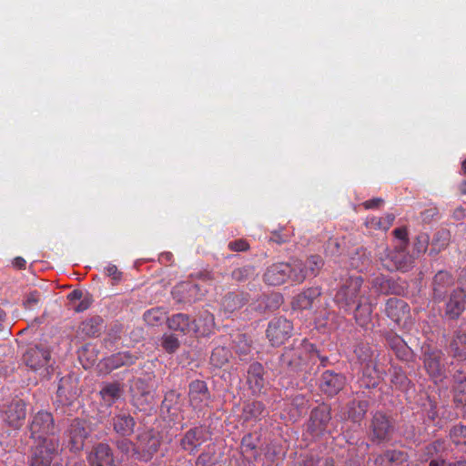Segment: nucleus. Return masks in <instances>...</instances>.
<instances>
[{"mask_svg": "<svg viewBox=\"0 0 466 466\" xmlns=\"http://www.w3.org/2000/svg\"><path fill=\"white\" fill-rule=\"evenodd\" d=\"M318 356V350L307 339L294 340L291 346L284 349L279 357L281 372L294 376L306 370L308 364Z\"/></svg>", "mask_w": 466, "mask_h": 466, "instance_id": "nucleus-1", "label": "nucleus"}, {"mask_svg": "<svg viewBox=\"0 0 466 466\" xmlns=\"http://www.w3.org/2000/svg\"><path fill=\"white\" fill-rule=\"evenodd\" d=\"M363 279L360 276H350L339 287L334 302L339 309L350 313L355 304L365 299L367 292L362 290Z\"/></svg>", "mask_w": 466, "mask_h": 466, "instance_id": "nucleus-2", "label": "nucleus"}, {"mask_svg": "<svg viewBox=\"0 0 466 466\" xmlns=\"http://www.w3.org/2000/svg\"><path fill=\"white\" fill-rule=\"evenodd\" d=\"M199 279L200 283L184 281L176 285L172 290L174 299L181 303H194L202 299L208 292L212 277L208 272L201 273Z\"/></svg>", "mask_w": 466, "mask_h": 466, "instance_id": "nucleus-3", "label": "nucleus"}, {"mask_svg": "<svg viewBox=\"0 0 466 466\" xmlns=\"http://www.w3.org/2000/svg\"><path fill=\"white\" fill-rule=\"evenodd\" d=\"M368 436L375 444L390 442L395 433V424L389 415L382 411H376L369 423Z\"/></svg>", "mask_w": 466, "mask_h": 466, "instance_id": "nucleus-4", "label": "nucleus"}, {"mask_svg": "<svg viewBox=\"0 0 466 466\" xmlns=\"http://www.w3.org/2000/svg\"><path fill=\"white\" fill-rule=\"evenodd\" d=\"M28 429L30 438L35 441H43V440H49L50 438H58V436H55L58 430L53 414L44 410L31 416Z\"/></svg>", "mask_w": 466, "mask_h": 466, "instance_id": "nucleus-5", "label": "nucleus"}, {"mask_svg": "<svg viewBox=\"0 0 466 466\" xmlns=\"http://www.w3.org/2000/svg\"><path fill=\"white\" fill-rule=\"evenodd\" d=\"M61 451L59 438L43 440L32 447L28 464L29 466H51Z\"/></svg>", "mask_w": 466, "mask_h": 466, "instance_id": "nucleus-6", "label": "nucleus"}, {"mask_svg": "<svg viewBox=\"0 0 466 466\" xmlns=\"http://www.w3.org/2000/svg\"><path fill=\"white\" fill-rule=\"evenodd\" d=\"M421 360L430 377L441 380L445 376L447 361L445 354L441 349L424 344L421 347Z\"/></svg>", "mask_w": 466, "mask_h": 466, "instance_id": "nucleus-7", "label": "nucleus"}, {"mask_svg": "<svg viewBox=\"0 0 466 466\" xmlns=\"http://www.w3.org/2000/svg\"><path fill=\"white\" fill-rule=\"evenodd\" d=\"M293 330L291 320L283 316L275 317L268 324L266 337L271 346L279 347L292 336Z\"/></svg>", "mask_w": 466, "mask_h": 466, "instance_id": "nucleus-8", "label": "nucleus"}, {"mask_svg": "<svg viewBox=\"0 0 466 466\" xmlns=\"http://www.w3.org/2000/svg\"><path fill=\"white\" fill-rule=\"evenodd\" d=\"M449 447L450 445L445 440H435L418 451V461L429 462V466H443Z\"/></svg>", "mask_w": 466, "mask_h": 466, "instance_id": "nucleus-9", "label": "nucleus"}, {"mask_svg": "<svg viewBox=\"0 0 466 466\" xmlns=\"http://www.w3.org/2000/svg\"><path fill=\"white\" fill-rule=\"evenodd\" d=\"M331 420V409L327 404H322L313 409L309 415L308 431L314 438L322 437L331 433L329 429Z\"/></svg>", "mask_w": 466, "mask_h": 466, "instance_id": "nucleus-10", "label": "nucleus"}, {"mask_svg": "<svg viewBox=\"0 0 466 466\" xmlns=\"http://www.w3.org/2000/svg\"><path fill=\"white\" fill-rule=\"evenodd\" d=\"M161 444L158 434L153 431H146L137 436V443L134 448V455L142 461H149L157 452Z\"/></svg>", "mask_w": 466, "mask_h": 466, "instance_id": "nucleus-11", "label": "nucleus"}, {"mask_svg": "<svg viewBox=\"0 0 466 466\" xmlns=\"http://www.w3.org/2000/svg\"><path fill=\"white\" fill-rule=\"evenodd\" d=\"M50 360V351L46 348L38 346L30 347L23 356L25 365L44 377L49 375V369L51 368L49 364Z\"/></svg>", "mask_w": 466, "mask_h": 466, "instance_id": "nucleus-12", "label": "nucleus"}, {"mask_svg": "<svg viewBox=\"0 0 466 466\" xmlns=\"http://www.w3.org/2000/svg\"><path fill=\"white\" fill-rule=\"evenodd\" d=\"M90 432V426L86 420L80 419L73 420L65 432L68 449L73 452L82 451L85 441Z\"/></svg>", "mask_w": 466, "mask_h": 466, "instance_id": "nucleus-13", "label": "nucleus"}, {"mask_svg": "<svg viewBox=\"0 0 466 466\" xmlns=\"http://www.w3.org/2000/svg\"><path fill=\"white\" fill-rule=\"evenodd\" d=\"M296 273L294 261L289 263L278 262L273 263L266 269L264 273V280L271 286H279L287 281L295 283L293 275Z\"/></svg>", "mask_w": 466, "mask_h": 466, "instance_id": "nucleus-14", "label": "nucleus"}, {"mask_svg": "<svg viewBox=\"0 0 466 466\" xmlns=\"http://www.w3.org/2000/svg\"><path fill=\"white\" fill-rule=\"evenodd\" d=\"M407 248L395 247L381 258L383 267L389 271L400 270L406 272L413 267L414 255L407 252Z\"/></svg>", "mask_w": 466, "mask_h": 466, "instance_id": "nucleus-15", "label": "nucleus"}, {"mask_svg": "<svg viewBox=\"0 0 466 466\" xmlns=\"http://www.w3.org/2000/svg\"><path fill=\"white\" fill-rule=\"evenodd\" d=\"M4 421L15 430L20 429L26 417V404L21 399H14L1 409Z\"/></svg>", "mask_w": 466, "mask_h": 466, "instance_id": "nucleus-16", "label": "nucleus"}, {"mask_svg": "<svg viewBox=\"0 0 466 466\" xmlns=\"http://www.w3.org/2000/svg\"><path fill=\"white\" fill-rule=\"evenodd\" d=\"M296 273L293 275L295 284L302 283L306 279L316 277L324 265V261L319 255H311L304 262L299 259H294Z\"/></svg>", "mask_w": 466, "mask_h": 466, "instance_id": "nucleus-17", "label": "nucleus"}, {"mask_svg": "<svg viewBox=\"0 0 466 466\" xmlns=\"http://www.w3.org/2000/svg\"><path fill=\"white\" fill-rule=\"evenodd\" d=\"M210 392L204 380H196L189 383L188 400L195 410H203L210 401Z\"/></svg>", "mask_w": 466, "mask_h": 466, "instance_id": "nucleus-18", "label": "nucleus"}, {"mask_svg": "<svg viewBox=\"0 0 466 466\" xmlns=\"http://www.w3.org/2000/svg\"><path fill=\"white\" fill-rule=\"evenodd\" d=\"M345 377L331 370L324 371L319 381L320 390L328 396L337 395L345 385Z\"/></svg>", "mask_w": 466, "mask_h": 466, "instance_id": "nucleus-19", "label": "nucleus"}, {"mask_svg": "<svg viewBox=\"0 0 466 466\" xmlns=\"http://www.w3.org/2000/svg\"><path fill=\"white\" fill-rule=\"evenodd\" d=\"M466 294L463 289H453L445 305V316L450 319H457L465 310Z\"/></svg>", "mask_w": 466, "mask_h": 466, "instance_id": "nucleus-20", "label": "nucleus"}, {"mask_svg": "<svg viewBox=\"0 0 466 466\" xmlns=\"http://www.w3.org/2000/svg\"><path fill=\"white\" fill-rule=\"evenodd\" d=\"M206 435L207 431L201 426L188 430L180 441L181 448L190 454H195L207 441Z\"/></svg>", "mask_w": 466, "mask_h": 466, "instance_id": "nucleus-21", "label": "nucleus"}, {"mask_svg": "<svg viewBox=\"0 0 466 466\" xmlns=\"http://www.w3.org/2000/svg\"><path fill=\"white\" fill-rule=\"evenodd\" d=\"M452 275L445 270L438 271L432 280V294L436 301H442L448 290L453 286Z\"/></svg>", "mask_w": 466, "mask_h": 466, "instance_id": "nucleus-22", "label": "nucleus"}, {"mask_svg": "<svg viewBox=\"0 0 466 466\" xmlns=\"http://www.w3.org/2000/svg\"><path fill=\"white\" fill-rule=\"evenodd\" d=\"M90 466H116L113 451L106 443H98L88 456Z\"/></svg>", "mask_w": 466, "mask_h": 466, "instance_id": "nucleus-23", "label": "nucleus"}, {"mask_svg": "<svg viewBox=\"0 0 466 466\" xmlns=\"http://www.w3.org/2000/svg\"><path fill=\"white\" fill-rule=\"evenodd\" d=\"M112 425L116 433L123 437H127L133 434L136 420L128 411L119 410L113 416Z\"/></svg>", "mask_w": 466, "mask_h": 466, "instance_id": "nucleus-24", "label": "nucleus"}, {"mask_svg": "<svg viewBox=\"0 0 466 466\" xmlns=\"http://www.w3.org/2000/svg\"><path fill=\"white\" fill-rule=\"evenodd\" d=\"M385 314L396 324L408 317L410 314V307L408 303L398 298H390L385 305Z\"/></svg>", "mask_w": 466, "mask_h": 466, "instance_id": "nucleus-25", "label": "nucleus"}, {"mask_svg": "<svg viewBox=\"0 0 466 466\" xmlns=\"http://www.w3.org/2000/svg\"><path fill=\"white\" fill-rule=\"evenodd\" d=\"M268 414L263 402L259 400L246 401L242 408L241 419L243 421H258Z\"/></svg>", "mask_w": 466, "mask_h": 466, "instance_id": "nucleus-26", "label": "nucleus"}, {"mask_svg": "<svg viewBox=\"0 0 466 466\" xmlns=\"http://www.w3.org/2000/svg\"><path fill=\"white\" fill-rule=\"evenodd\" d=\"M449 354L458 361L466 360V333L456 331L447 346Z\"/></svg>", "mask_w": 466, "mask_h": 466, "instance_id": "nucleus-27", "label": "nucleus"}, {"mask_svg": "<svg viewBox=\"0 0 466 466\" xmlns=\"http://www.w3.org/2000/svg\"><path fill=\"white\" fill-rule=\"evenodd\" d=\"M247 380L254 394L259 393L264 388V368L259 362H253L249 365Z\"/></svg>", "mask_w": 466, "mask_h": 466, "instance_id": "nucleus-28", "label": "nucleus"}, {"mask_svg": "<svg viewBox=\"0 0 466 466\" xmlns=\"http://www.w3.org/2000/svg\"><path fill=\"white\" fill-rule=\"evenodd\" d=\"M372 312L373 306L370 297L366 296L365 299L355 304L354 319L356 323L360 327H367L371 322Z\"/></svg>", "mask_w": 466, "mask_h": 466, "instance_id": "nucleus-29", "label": "nucleus"}, {"mask_svg": "<svg viewBox=\"0 0 466 466\" xmlns=\"http://www.w3.org/2000/svg\"><path fill=\"white\" fill-rule=\"evenodd\" d=\"M321 295V289L319 287L309 288L300 294H299L293 300L292 305L294 309H310L315 300Z\"/></svg>", "mask_w": 466, "mask_h": 466, "instance_id": "nucleus-30", "label": "nucleus"}, {"mask_svg": "<svg viewBox=\"0 0 466 466\" xmlns=\"http://www.w3.org/2000/svg\"><path fill=\"white\" fill-rule=\"evenodd\" d=\"M104 404L107 407L112 406L123 394V388L119 382H106L102 385L99 391Z\"/></svg>", "mask_w": 466, "mask_h": 466, "instance_id": "nucleus-31", "label": "nucleus"}, {"mask_svg": "<svg viewBox=\"0 0 466 466\" xmlns=\"http://www.w3.org/2000/svg\"><path fill=\"white\" fill-rule=\"evenodd\" d=\"M167 324L170 329L179 331L183 334L194 332V329H196L193 320H190L189 317L183 313L173 315L167 319Z\"/></svg>", "mask_w": 466, "mask_h": 466, "instance_id": "nucleus-32", "label": "nucleus"}, {"mask_svg": "<svg viewBox=\"0 0 466 466\" xmlns=\"http://www.w3.org/2000/svg\"><path fill=\"white\" fill-rule=\"evenodd\" d=\"M102 329V318L99 316H94L81 322L77 332L82 337H98Z\"/></svg>", "mask_w": 466, "mask_h": 466, "instance_id": "nucleus-33", "label": "nucleus"}, {"mask_svg": "<svg viewBox=\"0 0 466 466\" xmlns=\"http://www.w3.org/2000/svg\"><path fill=\"white\" fill-rule=\"evenodd\" d=\"M387 343L395 352L398 359L408 360L410 356V349L401 337L395 333H390L386 337Z\"/></svg>", "mask_w": 466, "mask_h": 466, "instance_id": "nucleus-34", "label": "nucleus"}, {"mask_svg": "<svg viewBox=\"0 0 466 466\" xmlns=\"http://www.w3.org/2000/svg\"><path fill=\"white\" fill-rule=\"evenodd\" d=\"M194 325H196V329H194V333H197L200 336H208L211 333L215 328V319L213 314L208 312V310H204L199 314L198 319L193 320Z\"/></svg>", "mask_w": 466, "mask_h": 466, "instance_id": "nucleus-35", "label": "nucleus"}, {"mask_svg": "<svg viewBox=\"0 0 466 466\" xmlns=\"http://www.w3.org/2000/svg\"><path fill=\"white\" fill-rule=\"evenodd\" d=\"M137 357L128 351L117 352L106 359V366L109 370H116L122 366L132 365L136 362Z\"/></svg>", "mask_w": 466, "mask_h": 466, "instance_id": "nucleus-36", "label": "nucleus"}, {"mask_svg": "<svg viewBox=\"0 0 466 466\" xmlns=\"http://www.w3.org/2000/svg\"><path fill=\"white\" fill-rule=\"evenodd\" d=\"M248 295L245 293H228L222 299V306L228 312H233L248 301Z\"/></svg>", "mask_w": 466, "mask_h": 466, "instance_id": "nucleus-37", "label": "nucleus"}, {"mask_svg": "<svg viewBox=\"0 0 466 466\" xmlns=\"http://www.w3.org/2000/svg\"><path fill=\"white\" fill-rule=\"evenodd\" d=\"M370 263V254L363 248H357L355 252L350 256V266L359 271L367 269Z\"/></svg>", "mask_w": 466, "mask_h": 466, "instance_id": "nucleus-38", "label": "nucleus"}, {"mask_svg": "<svg viewBox=\"0 0 466 466\" xmlns=\"http://www.w3.org/2000/svg\"><path fill=\"white\" fill-rule=\"evenodd\" d=\"M369 408V402L367 400H352L348 404V418L354 422L360 421Z\"/></svg>", "mask_w": 466, "mask_h": 466, "instance_id": "nucleus-39", "label": "nucleus"}, {"mask_svg": "<svg viewBox=\"0 0 466 466\" xmlns=\"http://www.w3.org/2000/svg\"><path fill=\"white\" fill-rule=\"evenodd\" d=\"M380 374L375 362L365 364L362 370V380L367 388H375L380 381Z\"/></svg>", "mask_w": 466, "mask_h": 466, "instance_id": "nucleus-40", "label": "nucleus"}, {"mask_svg": "<svg viewBox=\"0 0 466 466\" xmlns=\"http://www.w3.org/2000/svg\"><path fill=\"white\" fill-rule=\"evenodd\" d=\"M231 356L230 350L226 347H216L210 356V363L215 368H222L227 364Z\"/></svg>", "mask_w": 466, "mask_h": 466, "instance_id": "nucleus-41", "label": "nucleus"}, {"mask_svg": "<svg viewBox=\"0 0 466 466\" xmlns=\"http://www.w3.org/2000/svg\"><path fill=\"white\" fill-rule=\"evenodd\" d=\"M356 358L358 360L365 365L368 363L374 362L373 360V351L369 345V343L366 342H359L354 346L353 350Z\"/></svg>", "mask_w": 466, "mask_h": 466, "instance_id": "nucleus-42", "label": "nucleus"}, {"mask_svg": "<svg viewBox=\"0 0 466 466\" xmlns=\"http://www.w3.org/2000/svg\"><path fill=\"white\" fill-rule=\"evenodd\" d=\"M255 276V268L248 265L235 268L231 272V278L237 282H244L251 279Z\"/></svg>", "mask_w": 466, "mask_h": 466, "instance_id": "nucleus-43", "label": "nucleus"}, {"mask_svg": "<svg viewBox=\"0 0 466 466\" xmlns=\"http://www.w3.org/2000/svg\"><path fill=\"white\" fill-rule=\"evenodd\" d=\"M386 456H388V461L390 466H403L404 463L408 464V454L404 451L398 450H388L386 451Z\"/></svg>", "mask_w": 466, "mask_h": 466, "instance_id": "nucleus-44", "label": "nucleus"}, {"mask_svg": "<svg viewBox=\"0 0 466 466\" xmlns=\"http://www.w3.org/2000/svg\"><path fill=\"white\" fill-rule=\"evenodd\" d=\"M450 438L455 445L466 444V425L458 424L450 430Z\"/></svg>", "mask_w": 466, "mask_h": 466, "instance_id": "nucleus-45", "label": "nucleus"}, {"mask_svg": "<svg viewBox=\"0 0 466 466\" xmlns=\"http://www.w3.org/2000/svg\"><path fill=\"white\" fill-rule=\"evenodd\" d=\"M41 303V295L37 290H33L29 292L24 301L23 306L27 310H35L40 308Z\"/></svg>", "mask_w": 466, "mask_h": 466, "instance_id": "nucleus-46", "label": "nucleus"}, {"mask_svg": "<svg viewBox=\"0 0 466 466\" xmlns=\"http://www.w3.org/2000/svg\"><path fill=\"white\" fill-rule=\"evenodd\" d=\"M372 289H375L376 292L386 294L390 289V279L384 275H379L372 279L371 280Z\"/></svg>", "mask_w": 466, "mask_h": 466, "instance_id": "nucleus-47", "label": "nucleus"}, {"mask_svg": "<svg viewBox=\"0 0 466 466\" xmlns=\"http://www.w3.org/2000/svg\"><path fill=\"white\" fill-rule=\"evenodd\" d=\"M430 242V237L426 233H420L419 234L413 244V249L414 253L419 256L420 254H422L426 252L428 246Z\"/></svg>", "mask_w": 466, "mask_h": 466, "instance_id": "nucleus-48", "label": "nucleus"}, {"mask_svg": "<svg viewBox=\"0 0 466 466\" xmlns=\"http://www.w3.org/2000/svg\"><path fill=\"white\" fill-rule=\"evenodd\" d=\"M390 381L397 388L402 389L408 384L409 380L400 369L394 368Z\"/></svg>", "mask_w": 466, "mask_h": 466, "instance_id": "nucleus-49", "label": "nucleus"}, {"mask_svg": "<svg viewBox=\"0 0 466 466\" xmlns=\"http://www.w3.org/2000/svg\"><path fill=\"white\" fill-rule=\"evenodd\" d=\"M162 347L169 353L175 352L179 347L178 339L172 334L164 335L162 339Z\"/></svg>", "mask_w": 466, "mask_h": 466, "instance_id": "nucleus-50", "label": "nucleus"}, {"mask_svg": "<svg viewBox=\"0 0 466 466\" xmlns=\"http://www.w3.org/2000/svg\"><path fill=\"white\" fill-rule=\"evenodd\" d=\"M393 235L399 239L400 243L395 247L407 248L409 244L408 230L406 228H397L393 230Z\"/></svg>", "mask_w": 466, "mask_h": 466, "instance_id": "nucleus-51", "label": "nucleus"}, {"mask_svg": "<svg viewBox=\"0 0 466 466\" xmlns=\"http://www.w3.org/2000/svg\"><path fill=\"white\" fill-rule=\"evenodd\" d=\"M256 443L253 441L251 433L246 434L241 440V449L244 453H248L256 450Z\"/></svg>", "mask_w": 466, "mask_h": 466, "instance_id": "nucleus-52", "label": "nucleus"}, {"mask_svg": "<svg viewBox=\"0 0 466 466\" xmlns=\"http://www.w3.org/2000/svg\"><path fill=\"white\" fill-rule=\"evenodd\" d=\"M228 248L231 251H247L249 249V244L246 239L239 238L234 241H230L228 245Z\"/></svg>", "mask_w": 466, "mask_h": 466, "instance_id": "nucleus-53", "label": "nucleus"}, {"mask_svg": "<svg viewBox=\"0 0 466 466\" xmlns=\"http://www.w3.org/2000/svg\"><path fill=\"white\" fill-rule=\"evenodd\" d=\"M326 252L331 256L341 255L340 241L338 238H329L326 245Z\"/></svg>", "mask_w": 466, "mask_h": 466, "instance_id": "nucleus-54", "label": "nucleus"}, {"mask_svg": "<svg viewBox=\"0 0 466 466\" xmlns=\"http://www.w3.org/2000/svg\"><path fill=\"white\" fill-rule=\"evenodd\" d=\"M93 302L92 297L86 293L84 297L79 300L78 304L74 306V310L76 312H83L88 309Z\"/></svg>", "mask_w": 466, "mask_h": 466, "instance_id": "nucleus-55", "label": "nucleus"}, {"mask_svg": "<svg viewBox=\"0 0 466 466\" xmlns=\"http://www.w3.org/2000/svg\"><path fill=\"white\" fill-rule=\"evenodd\" d=\"M106 273L115 283H118L122 278V272L118 270L116 265L110 264L106 268Z\"/></svg>", "mask_w": 466, "mask_h": 466, "instance_id": "nucleus-56", "label": "nucleus"}, {"mask_svg": "<svg viewBox=\"0 0 466 466\" xmlns=\"http://www.w3.org/2000/svg\"><path fill=\"white\" fill-rule=\"evenodd\" d=\"M116 446L122 452L126 454L129 453L131 451H134V448L136 447V445H134L133 442L127 439L117 441Z\"/></svg>", "mask_w": 466, "mask_h": 466, "instance_id": "nucleus-57", "label": "nucleus"}, {"mask_svg": "<svg viewBox=\"0 0 466 466\" xmlns=\"http://www.w3.org/2000/svg\"><path fill=\"white\" fill-rule=\"evenodd\" d=\"M379 219L380 220V229L386 231L392 225L395 216L393 214H386L384 217L379 218Z\"/></svg>", "mask_w": 466, "mask_h": 466, "instance_id": "nucleus-58", "label": "nucleus"}, {"mask_svg": "<svg viewBox=\"0 0 466 466\" xmlns=\"http://www.w3.org/2000/svg\"><path fill=\"white\" fill-rule=\"evenodd\" d=\"M384 199L381 198H374L369 200H366L362 203L363 207L366 209H376L379 208L381 205H383Z\"/></svg>", "mask_w": 466, "mask_h": 466, "instance_id": "nucleus-59", "label": "nucleus"}, {"mask_svg": "<svg viewBox=\"0 0 466 466\" xmlns=\"http://www.w3.org/2000/svg\"><path fill=\"white\" fill-rule=\"evenodd\" d=\"M212 455L207 452H202L197 459L198 466H209L212 464Z\"/></svg>", "mask_w": 466, "mask_h": 466, "instance_id": "nucleus-60", "label": "nucleus"}, {"mask_svg": "<svg viewBox=\"0 0 466 466\" xmlns=\"http://www.w3.org/2000/svg\"><path fill=\"white\" fill-rule=\"evenodd\" d=\"M288 238V235L282 234L281 231H273L269 240L278 244H282L287 242Z\"/></svg>", "mask_w": 466, "mask_h": 466, "instance_id": "nucleus-61", "label": "nucleus"}, {"mask_svg": "<svg viewBox=\"0 0 466 466\" xmlns=\"http://www.w3.org/2000/svg\"><path fill=\"white\" fill-rule=\"evenodd\" d=\"M235 351L236 353H238L240 357H246L247 355H248L251 351V347L248 343H247L246 341L244 342L243 345H237L235 347Z\"/></svg>", "mask_w": 466, "mask_h": 466, "instance_id": "nucleus-62", "label": "nucleus"}, {"mask_svg": "<svg viewBox=\"0 0 466 466\" xmlns=\"http://www.w3.org/2000/svg\"><path fill=\"white\" fill-rule=\"evenodd\" d=\"M388 456H386V451H384L381 454H379L375 460L374 463L376 466H390Z\"/></svg>", "mask_w": 466, "mask_h": 466, "instance_id": "nucleus-63", "label": "nucleus"}, {"mask_svg": "<svg viewBox=\"0 0 466 466\" xmlns=\"http://www.w3.org/2000/svg\"><path fill=\"white\" fill-rule=\"evenodd\" d=\"M321 458L310 455L303 461L302 466H319Z\"/></svg>", "mask_w": 466, "mask_h": 466, "instance_id": "nucleus-64", "label": "nucleus"}]
</instances>
